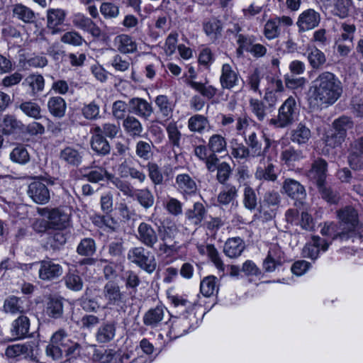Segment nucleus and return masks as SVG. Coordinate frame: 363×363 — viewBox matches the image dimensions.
I'll return each mask as SVG.
<instances>
[{
	"instance_id": "f8f14e48",
	"label": "nucleus",
	"mask_w": 363,
	"mask_h": 363,
	"mask_svg": "<svg viewBox=\"0 0 363 363\" xmlns=\"http://www.w3.org/2000/svg\"><path fill=\"white\" fill-rule=\"evenodd\" d=\"M3 311L6 314L21 315L28 311V307L21 298L10 296L4 301Z\"/></svg>"
},
{
	"instance_id": "4d7b16f0",
	"label": "nucleus",
	"mask_w": 363,
	"mask_h": 363,
	"mask_svg": "<svg viewBox=\"0 0 363 363\" xmlns=\"http://www.w3.org/2000/svg\"><path fill=\"white\" fill-rule=\"evenodd\" d=\"M189 84L194 89L199 91L201 94L205 97H207L208 99L213 98L217 92V89L209 84H202L193 81L190 82Z\"/></svg>"
},
{
	"instance_id": "ddd939ff",
	"label": "nucleus",
	"mask_w": 363,
	"mask_h": 363,
	"mask_svg": "<svg viewBox=\"0 0 363 363\" xmlns=\"http://www.w3.org/2000/svg\"><path fill=\"white\" fill-rule=\"evenodd\" d=\"M138 240L148 247H153L158 241L155 229L148 223L143 222L138 227Z\"/></svg>"
},
{
	"instance_id": "ea45409f",
	"label": "nucleus",
	"mask_w": 363,
	"mask_h": 363,
	"mask_svg": "<svg viewBox=\"0 0 363 363\" xmlns=\"http://www.w3.org/2000/svg\"><path fill=\"white\" fill-rule=\"evenodd\" d=\"M65 101L60 96H53L48 101V108L50 114L57 118L65 116L66 111Z\"/></svg>"
},
{
	"instance_id": "2f4dec72",
	"label": "nucleus",
	"mask_w": 363,
	"mask_h": 363,
	"mask_svg": "<svg viewBox=\"0 0 363 363\" xmlns=\"http://www.w3.org/2000/svg\"><path fill=\"white\" fill-rule=\"evenodd\" d=\"M123 128L125 133L133 138L140 137L143 132L142 123L133 116H128L124 118Z\"/></svg>"
},
{
	"instance_id": "c756f323",
	"label": "nucleus",
	"mask_w": 363,
	"mask_h": 363,
	"mask_svg": "<svg viewBox=\"0 0 363 363\" xmlns=\"http://www.w3.org/2000/svg\"><path fill=\"white\" fill-rule=\"evenodd\" d=\"M82 157V152L73 147H66L60 153V159L67 164L72 166L79 165Z\"/></svg>"
},
{
	"instance_id": "a878e982",
	"label": "nucleus",
	"mask_w": 363,
	"mask_h": 363,
	"mask_svg": "<svg viewBox=\"0 0 363 363\" xmlns=\"http://www.w3.org/2000/svg\"><path fill=\"white\" fill-rule=\"evenodd\" d=\"M155 105L158 113L165 121L173 116L174 105L166 95H159L155 98Z\"/></svg>"
},
{
	"instance_id": "9b49d317",
	"label": "nucleus",
	"mask_w": 363,
	"mask_h": 363,
	"mask_svg": "<svg viewBox=\"0 0 363 363\" xmlns=\"http://www.w3.org/2000/svg\"><path fill=\"white\" fill-rule=\"evenodd\" d=\"M240 74L230 64L225 63L221 68L220 85L223 89H231L238 85Z\"/></svg>"
},
{
	"instance_id": "2eb2a0df",
	"label": "nucleus",
	"mask_w": 363,
	"mask_h": 363,
	"mask_svg": "<svg viewBox=\"0 0 363 363\" xmlns=\"http://www.w3.org/2000/svg\"><path fill=\"white\" fill-rule=\"evenodd\" d=\"M330 243L318 236H313L311 242L307 243L302 250L303 257L316 259L320 250L326 251Z\"/></svg>"
},
{
	"instance_id": "9d476101",
	"label": "nucleus",
	"mask_w": 363,
	"mask_h": 363,
	"mask_svg": "<svg viewBox=\"0 0 363 363\" xmlns=\"http://www.w3.org/2000/svg\"><path fill=\"white\" fill-rule=\"evenodd\" d=\"M337 217L340 220V228L342 231L348 233L353 231L357 223V213L354 208L347 206L337 212Z\"/></svg>"
},
{
	"instance_id": "c03bdc74",
	"label": "nucleus",
	"mask_w": 363,
	"mask_h": 363,
	"mask_svg": "<svg viewBox=\"0 0 363 363\" xmlns=\"http://www.w3.org/2000/svg\"><path fill=\"white\" fill-rule=\"evenodd\" d=\"M218 290L217 278L211 275L204 277L200 284L201 293L206 297L213 295Z\"/></svg>"
},
{
	"instance_id": "58836bf2",
	"label": "nucleus",
	"mask_w": 363,
	"mask_h": 363,
	"mask_svg": "<svg viewBox=\"0 0 363 363\" xmlns=\"http://www.w3.org/2000/svg\"><path fill=\"white\" fill-rule=\"evenodd\" d=\"M91 139V149L99 155H106L110 152L111 146L106 138L99 133H94Z\"/></svg>"
},
{
	"instance_id": "37998d69",
	"label": "nucleus",
	"mask_w": 363,
	"mask_h": 363,
	"mask_svg": "<svg viewBox=\"0 0 363 363\" xmlns=\"http://www.w3.org/2000/svg\"><path fill=\"white\" fill-rule=\"evenodd\" d=\"M307 58L313 69H319L326 62L325 54L315 47L308 49Z\"/></svg>"
},
{
	"instance_id": "aec40b11",
	"label": "nucleus",
	"mask_w": 363,
	"mask_h": 363,
	"mask_svg": "<svg viewBox=\"0 0 363 363\" xmlns=\"http://www.w3.org/2000/svg\"><path fill=\"white\" fill-rule=\"evenodd\" d=\"M130 111L145 119H148L153 112L150 103L142 98H133L129 101Z\"/></svg>"
},
{
	"instance_id": "c85d7f7f",
	"label": "nucleus",
	"mask_w": 363,
	"mask_h": 363,
	"mask_svg": "<svg viewBox=\"0 0 363 363\" xmlns=\"http://www.w3.org/2000/svg\"><path fill=\"white\" fill-rule=\"evenodd\" d=\"M69 213L59 208L52 209L48 216L52 228L58 229L66 228L69 224Z\"/></svg>"
},
{
	"instance_id": "4c0bfd02",
	"label": "nucleus",
	"mask_w": 363,
	"mask_h": 363,
	"mask_svg": "<svg viewBox=\"0 0 363 363\" xmlns=\"http://www.w3.org/2000/svg\"><path fill=\"white\" fill-rule=\"evenodd\" d=\"M238 189L233 185L226 186L218 195V202L220 206L233 205L238 197Z\"/></svg>"
},
{
	"instance_id": "5fc2aeb1",
	"label": "nucleus",
	"mask_w": 363,
	"mask_h": 363,
	"mask_svg": "<svg viewBox=\"0 0 363 363\" xmlns=\"http://www.w3.org/2000/svg\"><path fill=\"white\" fill-rule=\"evenodd\" d=\"M345 140V138L341 134H339L331 129L325 134L324 142L327 147L335 148L340 146Z\"/></svg>"
},
{
	"instance_id": "69168bd1",
	"label": "nucleus",
	"mask_w": 363,
	"mask_h": 363,
	"mask_svg": "<svg viewBox=\"0 0 363 363\" xmlns=\"http://www.w3.org/2000/svg\"><path fill=\"white\" fill-rule=\"evenodd\" d=\"M280 34L279 26L274 18L267 21L264 28V35L268 40H273L279 37Z\"/></svg>"
},
{
	"instance_id": "a19ab883",
	"label": "nucleus",
	"mask_w": 363,
	"mask_h": 363,
	"mask_svg": "<svg viewBox=\"0 0 363 363\" xmlns=\"http://www.w3.org/2000/svg\"><path fill=\"white\" fill-rule=\"evenodd\" d=\"M19 109L28 117L35 120L42 118V109L40 106L33 101H25L20 104Z\"/></svg>"
},
{
	"instance_id": "b1692460",
	"label": "nucleus",
	"mask_w": 363,
	"mask_h": 363,
	"mask_svg": "<svg viewBox=\"0 0 363 363\" xmlns=\"http://www.w3.org/2000/svg\"><path fill=\"white\" fill-rule=\"evenodd\" d=\"M283 189L284 192L294 199L301 201L306 196L304 186L293 179H286L283 184Z\"/></svg>"
},
{
	"instance_id": "13d9d810",
	"label": "nucleus",
	"mask_w": 363,
	"mask_h": 363,
	"mask_svg": "<svg viewBox=\"0 0 363 363\" xmlns=\"http://www.w3.org/2000/svg\"><path fill=\"white\" fill-rule=\"evenodd\" d=\"M148 171V176L155 185H160L162 184L164 177L159 166L153 162H148L147 164Z\"/></svg>"
},
{
	"instance_id": "3c124183",
	"label": "nucleus",
	"mask_w": 363,
	"mask_h": 363,
	"mask_svg": "<svg viewBox=\"0 0 363 363\" xmlns=\"http://www.w3.org/2000/svg\"><path fill=\"white\" fill-rule=\"evenodd\" d=\"M245 142L250 148L253 157L262 155V144L255 132H250L245 138Z\"/></svg>"
},
{
	"instance_id": "6ab92c4d",
	"label": "nucleus",
	"mask_w": 363,
	"mask_h": 363,
	"mask_svg": "<svg viewBox=\"0 0 363 363\" xmlns=\"http://www.w3.org/2000/svg\"><path fill=\"white\" fill-rule=\"evenodd\" d=\"M117 50L123 54L134 53L138 50V44L133 38L128 34H120L116 36L113 41Z\"/></svg>"
},
{
	"instance_id": "bf43d9fd",
	"label": "nucleus",
	"mask_w": 363,
	"mask_h": 363,
	"mask_svg": "<svg viewBox=\"0 0 363 363\" xmlns=\"http://www.w3.org/2000/svg\"><path fill=\"white\" fill-rule=\"evenodd\" d=\"M109 182L119 189L125 196H133V191L130 184L125 181L121 180L120 178L113 174L109 175Z\"/></svg>"
},
{
	"instance_id": "f257e3e1",
	"label": "nucleus",
	"mask_w": 363,
	"mask_h": 363,
	"mask_svg": "<svg viewBox=\"0 0 363 363\" xmlns=\"http://www.w3.org/2000/svg\"><path fill=\"white\" fill-rule=\"evenodd\" d=\"M310 104L314 105H332L335 103L342 93L341 82L332 72H324L313 81L311 87Z\"/></svg>"
},
{
	"instance_id": "a211bd4d",
	"label": "nucleus",
	"mask_w": 363,
	"mask_h": 363,
	"mask_svg": "<svg viewBox=\"0 0 363 363\" xmlns=\"http://www.w3.org/2000/svg\"><path fill=\"white\" fill-rule=\"evenodd\" d=\"M33 354V346L28 342L11 345L5 350V356L9 359L28 358Z\"/></svg>"
},
{
	"instance_id": "7ed1b4c3",
	"label": "nucleus",
	"mask_w": 363,
	"mask_h": 363,
	"mask_svg": "<svg viewBox=\"0 0 363 363\" xmlns=\"http://www.w3.org/2000/svg\"><path fill=\"white\" fill-rule=\"evenodd\" d=\"M298 112L296 99L289 96L279 107L277 118L270 119L269 123L277 128H285L296 120Z\"/></svg>"
},
{
	"instance_id": "412c9836",
	"label": "nucleus",
	"mask_w": 363,
	"mask_h": 363,
	"mask_svg": "<svg viewBox=\"0 0 363 363\" xmlns=\"http://www.w3.org/2000/svg\"><path fill=\"white\" fill-rule=\"evenodd\" d=\"M66 12L61 9H50L47 11V27L50 30L51 34L55 35L60 31L58 26L63 23Z\"/></svg>"
},
{
	"instance_id": "603ef678",
	"label": "nucleus",
	"mask_w": 363,
	"mask_h": 363,
	"mask_svg": "<svg viewBox=\"0 0 363 363\" xmlns=\"http://www.w3.org/2000/svg\"><path fill=\"white\" fill-rule=\"evenodd\" d=\"M45 312L50 317L57 318L63 313V306L60 300L51 298L48 302Z\"/></svg>"
},
{
	"instance_id": "f3484780",
	"label": "nucleus",
	"mask_w": 363,
	"mask_h": 363,
	"mask_svg": "<svg viewBox=\"0 0 363 363\" xmlns=\"http://www.w3.org/2000/svg\"><path fill=\"white\" fill-rule=\"evenodd\" d=\"M29 329V318L24 315H21L12 322L10 333L14 340H21L27 336Z\"/></svg>"
},
{
	"instance_id": "cd10ccee",
	"label": "nucleus",
	"mask_w": 363,
	"mask_h": 363,
	"mask_svg": "<svg viewBox=\"0 0 363 363\" xmlns=\"http://www.w3.org/2000/svg\"><path fill=\"white\" fill-rule=\"evenodd\" d=\"M312 135L311 131L304 123H299L291 130V140L299 145L306 144Z\"/></svg>"
},
{
	"instance_id": "e2e57ef3",
	"label": "nucleus",
	"mask_w": 363,
	"mask_h": 363,
	"mask_svg": "<svg viewBox=\"0 0 363 363\" xmlns=\"http://www.w3.org/2000/svg\"><path fill=\"white\" fill-rule=\"evenodd\" d=\"M320 233L325 236L333 235V240L337 238L344 240L348 238V236H346V233H345V231L337 232L336 230V225L332 222L325 223L320 229Z\"/></svg>"
},
{
	"instance_id": "4be33fe9",
	"label": "nucleus",
	"mask_w": 363,
	"mask_h": 363,
	"mask_svg": "<svg viewBox=\"0 0 363 363\" xmlns=\"http://www.w3.org/2000/svg\"><path fill=\"white\" fill-rule=\"evenodd\" d=\"M175 187L183 195H191L196 192L197 185L194 179L188 174H177Z\"/></svg>"
},
{
	"instance_id": "8fccbe9b",
	"label": "nucleus",
	"mask_w": 363,
	"mask_h": 363,
	"mask_svg": "<svg viewBox=\"0 0 363 363\" xmlns=\"http://www.w3.org/2000/svg\"><path fill=\"white\" fill-rule=\"evenodd\" d=\"M82 113L87 120H96L100 118V106L94 101H91L84 105Z\"/></svg>"
},
{
	"instance_id": "864d4df0",
	"label": "nucleus",
	"mask_w": 363,
	"mask_h": 363,
	"mask_svg": "<svg viewBox=\"0 0 363 363\" xmlns=\"http://www.w3.org/2000/svg\"><path fill=\"white\" fill-rule=\"evenodd\" d=\"M77 252L83 256H90L96 252V244L91 238H84L81 240L77 246Z\"/></svg>"
},
{
	"instance_id": "4468645a",
	"label": "nucleus",
	"mask_w": 363,
	"mask_h": 363,
	"mask_svg": "<svg viewBox=\"0 0 363 363\" xmlns=\"http://www.w3.org/2000/svg\"><path fill=\"white\" fill-rule=\"evenodd\" d=\"M62 272V266L52 260H43L40 262L39 277L42 280H52L60 277Z\"/></svg>"
},
{
	"instance_id": "39448f33",
	"label": "nucleus",
	"mask_w": 363,
	"mask_h": 363,
	"mask_svg": "<svg viewBox=\"0 0 363 363\" xmlns=\"http://www.w3.org/2000/svg\"><path fill=\"white\" fill-rule=\"evenodd\" d=\"M102 295L106 301L105 308H112L116 307L118 310L124 308L125 297L117 284L113 282L106 284Z\"/></svg>"
},
{
	"instance_id": "49530a36",
	"label": "nucleus",
	"mask_w": 363,
	"mask_h": 363,
	"mask_svg": "<svg viewBox=\"0 0 363 363\" xmlns=\"http://www.w3.org/2000/svg\"><path fill=\"white\" fill-rule=\"evenodd\" d=\"M208 147L213 153H222L226 151L227 143L221 135L213 134L208 139Z\"/></svg>"
},
{
	"instance_id": "de8ad7c7",
	"label": "nucleus",
	"mask_w": 363,
	"mask_h": 363,
	"mask_svg": "<svg viewBox=\"0 0 363 363\" xmlns=\"http://www.w3.org/2000/svg\"><path fill=\"white\" fill-rule=\"evenodd\" d=\"M352 121L347 116H342L335 119L332 125V129L346 138L347 132L353 128Z\"/></svg>"
},
{
	"instance_id": "f03ea898",
	"label": "nucleus",
	"mask_w": 363,
	"mask_h": 363,
	"mask_svg": "<svg viewBox=\"0 0 363 363\" xmlns=\"http://www.w3.org/2000/svg\"><path fill=\"white\" fill-rule=\"evenodd\" d=\"M83 346L72 341L66 330L60 329L52 334L45 349L46 354L54 360H59L63 355L69 359L82 356Z\"/></svg>"
},
{
	"instance_id": "09e8293b",
	"label": "nucleus",
	"mask_w": 363,
	"mask_h": 363,
	"mask_svg": "<svg viewBox=\"0 0 363 363\" xmlns=\"http://www.w3.org/2000/svg\"><path fill=\"white\" fill-rule=\"evenodd\" d=\"M166 131L169 143L174 147H179L182 133L176 121L169 122L166 126Z\"/></svg>"
},
{
	"instance_id": "c9c22d12",
	"label": "nucleus",
	"mask_w": 363,
	"mask_h": 363,
	"mask_svg": "<svg viewBox=\"0 0 363 363\" xmlns=\"http://www.w3.org/2000/svg\"><path fill=\"white\" fill-rule=\"evenodd\" d=\"M263 164H265L267 163V166H262L260 164L255 172V177L258 179L275 181L277 176L274 172V165L272 162L270 157H267L266 162H264L265 157L263 158Z\"/></svg>"
},
{
	"instance_id": "5701e85b",
	"label": "nucleus",
	"mask_w": 363,
	"mask_h": 363,
	"mask_svg": "<svg viewBox=\"0 0 363 363\" xmlns=\"http://www.w3.org/2000/svg\"><path fill=\"white\" fill-rule=\"evenodd\" d=\"M22 86L28 91L30 96H35L43 91L45 79L40 74H30L23 81Z\"/></svg>"
},
{
	"instance_id": "f704fd0d",
	"label": "nucleus",
	"mask_w": 363,
	"mask_h": 363,
	"mask_svg": "<svg viewBox=\"0 0 363 363\" xmlns=\"http://www.w3.org/2000/svg\"><path fill=\"white\" fill-rule=\"evenodd\" d=\"M12 12L14 18L26 23H32L35 21V14L33 11L22 4H15Z\"/></svg>"
},
{
	"instance_id": "e433bc0d",
	"label": "nucleus",
	"mask_w": 363,
	"mask_h": 363,
	"mask_svg": "<svg viewBox=\"0 0 363 363\" xmlns=\"http://www.w3.org/2000/svg\"><path fill=\"white\" fill-rule=\"evenodd\" d=\"M22 123L15 116L4 115L0 118V130L5 135L14 133L21 128Z\"/></svg>"
},
{
	"instance_id": "680f3d73",
	"label": "nucleus",
	"mask_w": 363,
	"mask_h": 363,
	"mask_svg": "<svg viewBox=\"0 0 363 363\" xmlns=\"http://www.w3.org/2000/svg\"><path fill=\"white\" fill-rule=\"evenodd\" d=\"M250 108L259 121H263L265 118L267 111L265 106L262 101L257 99H250Z\"/></svg>"
},
{
	"instance_id": "0e129e2a",
	"label": "nucleus",
	"mask_w": 363,
	"mask_h": 363,
	"mask_svg": "<svg viewBox=\"0 0 363 363\" xmlns=\"http://www.w3.org/2000/svg\"><path fill=\"white\" fill-rule=\"evenodd\" d=\"M109 175H112V174L108 173L104 168L95 167L86 174V177L89 182L96 183L104 178L109 182Z\"/></svg>"
},
{
	"instance_id": "bb28decb",
	"label": "nucleus",
	"mask_w": 363,
	"mask_h": 363,
	"mask_svg": "<svg viewBox=\"0 0 363 363\" xmlns=\"http://www.w3.org/2000/svg\"><path fill=\"white\" fill-rule=\"evenodd\" d=\"M116 332V323L108 322L102 324L96 333V340L99 343H108L112 341Z\"/></svg>"
},
{
	"instance_id": "052dcab7",
	"label": "nucleus",
	"mask_w": 363,
	"mask_h": 363,
	"mask_svg": "<svg viewBox=\"0 0 363 363\" xmlns=\"http://www.w3.org/2000/svg\"><path fill=\"white\" fill-rule=\"evenodd\" d=\"M61 41L63 43L76 47L81 46L84 43H85V40L82 36L78 32L73 30L63 34L61 37Z\"/></svg>"
},
{
	"instance_id": "72a5a7b5",
	"label": "nucleus",
	"mask_w": 363,
	"mask_h": 363,
	"mask_svg": "<svg viewBox=\"0 0 363 363\" xmlns=\"http://www.w3.org/2000/svg\"><path fill=\"white\" fill-rule=\"evenodd\" d=\"M94 133H99L104 138L114 139L121 135V126L118 123H104L101 126L96 125L93 128Z\"/></svg>"
},
{
	"instance_id": "7c9ffc66",
	"label": "nucleus",
	"mask_w": 363,
	"mask_h": 363,
	"mask_svg": "<svg viewBox=\"0 0 363 363\" xmlns=\"http://www.w3.org/2000/svg\"><path fill=\"white\" fill-rule=\"evenodd\" d=\"M165 311V308L162 306L150 309L144 315V324L152 328L157 327L163 320Z\"/></svg>"
},
{
	"instance_id": "0eeeda50",
	"label": "nucleus",
	"mask_w": 363,
	"mask_h": 363,
	"mask_svg": "<svg viewBox=\"0 0 363 363\" xmlns=\"http://www.w3.org/2000/svg\"><path fill=\"white\" fill-rule=\"evenodd\" d=\"M320 14L313 9L302 11L296 21L299 31L305 32L316 28L320 21Z\"/></svg>"
},
{
	"instance_id": "423d86ee",
	"label": "nucleus",
	"mask_w": 363,
	"mask_h": 363,
	"mask_svg": "<svg viewBox=\"0 0 363 363\" xmlns=\"http://www.w3.org/2000/svg\"><path fill=\"white\" fill-rule=\"evenodd\" d=\"M28 196L37 204L43 205L50 199V193L46 184L41 181L32 182L27 191Z\"/></svg>"
},
{
	"instance_id": "338daca9",
	"label": "nucleus",
	"mask_w": 363,
	"mask_h": 363,
	"mask_svg": "<svg viewBox=\"0 0 363 363\" xmlns=\"http://www.w3.org/2000/svg\"><path fill=\"white\" fill-rule=\"evenodd\" d=\"M243 203L245 207L250 211L257 207V196L255 191L250 186H246L244 189Z\"/></svg>"
},
{
	"instance_id": "774afa93",
	"label": "nucleus",
	"mask_w": 363,
	"mask_h": 363,
	"mask_svg": "<svg viewBox=\"0 0 363 363\" xmlns=\"http://www.w3.org/2000/svg\"><path fill=\"white\" fill-rule=\"evenodd\" d=\"M65 284L67 288L76 291L82 290L83 287L82 278L74 273H69L66 275Z\"/></svg>"
},
{
	"instance_id": "6e6d98bb",
	"label": "nucleus",
	"mask_w": 363,
	"mask_h": 363,
	"mask_svg": "<svg viewBox=\"0 0 363 363\" xmlns=\"http://www.w3.org/2000/svg\"><path fill=\"white\" fill-rule=\"evenodd\" d=\"M135 196L139 203L145 208H150L153 206L155 199L149 189H143L138 190Z\"/></svg>"
},
{
	"instance_id": "20e7f679",
	"label": "nucleus",
	"mask_w": 363,
	"mask_h": 363,
	"mask_svg": "<svg viewBox=\"0 0 363 363\" xmlns=\"http://www.w3.org/2000/svg\"><path fill=\"white\" fill-rule=\"evenodd\" d=\"M127 258L148 274L153 273L156 269L157 262L155 256L142 246L130 248L128 252Z\"/></svg>"
},
{
	"instance_id": "a18cd8bd",
	"label": "nucleus",
	"mask_w": 363,
	"mask_h": 363,
	"mask_svg": "<svg viewBox=\"0 0 363 363\" xmlns=\"http://www.w3.org/2000/svg\"><path fill=\"white\" fill-rule=\"evenodd\" d=\"M9 157L13 162L21 165H24L30 161V155L26 147L21 145L12 150Z\"/></svg>"
},
{
	"instance_id": "6e6552de",
	"label": "nucleus",
	"mask_w": 363,
	"mask_h": 363,
	"mask_svg": "<svg viewBox=\"0 0 363 363\" xmlns=\"http://www.w3.org/2000/svg\"><path fill=\"white\" fill-rule=\"evenodd\" d=\"M197 320L194 314L188 317H182L173 321L169 333L174 338H177L186 334L191 329L196 328Z\"/></svg>"
},
{
	"instance_id": "dca6fc26",
	"label": "nucleus",
	"mask_w": 363,
	"mask_h": 363,
	"mask_svg": "<svg viewBox=\"0 0 363 363\" xmlns=\"http://www.w3.org/2000/svg\"><path fill=\"white\" fill-rule=\"evenodd\" d=\"M328 169L327 162L318 158L312 163L311 169L308 172L307 176L311 180H313L317 186L325 183L326 172Z\"/></svg>"
},
{
	"instance_id": "1a4fd4ad",
	"label": "nucleus",
	"mask_w": 363,
	"mask_h": 363,
	"mask_svg": "<svg viewBox=\"0 0 363 363\" xmlns=\"http://www.w3.org/2000/svg\"><path fill=\"white\" fill-rule=\"evenodd\" d=\"M72 24L77 28L87 32L93 37L99 38L101 31L100 28L89 17L82 13H76L72 17Z\"/></svg>"
},
{
	"instance_id": "473e14b6",
	"label": "nucleus",
	"mask_w": 363,
	"mask_h": 363,
	"mask_svg": "<svg viewBox=\"0 0 363 363\" xmlns=\"http://www.w3.org/2000/svg\"><path fill=\"white\" fill-rule=\"evenodd\" d=\"M188 128L191 132L203 133L210 130L211 125L206 117L196 114L189 118Z\"/></svg>"
},
{
	"instance_id": "393cba45",
	"label": "nucleus",
	"mask_w": 363,
	"mask_h": 363,
	"mask_svg": "<svg viewBox=\"0 0 363 363\" xmlns=\"http://www.w3.org/2000/svg\"><path fill=\"white\" fill-rule=\"evenodd\" d=\"M245 243L240 237L228 238L223 247L225 255L230 258L239 257L245 249Z\"/></svg>"
},
{
	"instance_id": "79ce46f5",
	"label": "nucleus",
	"mask_w": 363,
	"mask_h": 363,
	"mask_svg": "<svg viewBox=\"0 0 363 363\" xmlns=\"http://www.w3.org/2000/svg\"><path fill=\"white\" fill-rule=\"evenodd\" d=\"M206 211L203 205L199 202L195 203L193 209H189L186 213L189 221L195 225L201 224L205 218Z\"/></svg>"
}]
</instances>
